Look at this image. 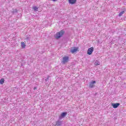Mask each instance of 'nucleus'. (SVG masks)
<instances>
[{
  "label": "nucleus",
  "instance_id": "f257e3e1",
  "mask_svg": "<svg viewBox=\"0 0 126 126\" xmlns=\"http://www.w3.org/2000/svg\"><path fill=\"white\" fill-rule=\"evenodd\" d=\"M64 34V32L63 30H61L60 32H58L56 34V39H60L61 37H62L63 35Z\"/></svg>",
  "mask_w": 126,
  "mask_h": 126
},
{
  "label": "nucleus",
  "instance_id": "f03ea898",
  "mask_svg": "<svg viewBox=\"0 0 126 126\" xmlns=\"http://www.w3.org/2000/svg\"><path fill=\"white\" fill-rule=\"evenodd\" d=\"M68 61H69V58L68 57V56L63 57V58L62 63L64 64V63H68Z\"/></svg>",
  "mask_w": 126,
  "mask_h": 126
},
{
  "label": "nucleus",
  "instance_id": "7ed1b4c3",
  "mask_svg": "<svg viewBox=\"0 0 126 126\" xmlns=\"http://www.w3.org/2000/svg\"><path fill=\"white\" fill-rule=\"evenodd\" d=\"M66 115H67V112H63L61 113V115L59 116V120H62V119H63V118H65Z\"/></svg>",
  "mask_w": 126,
  "mask_h": 126
},
{
  "label": "nucleus",
  "instance_id": "20e7f679",
  "mask_svg": "<svg viewBox=\"0 0 126 126\" xmlns=\"http://www.w3.org/2000/svg\"><path fill=\"white\" fill-rule=\"evenodd\" d=\"M95 83H96L95 81H92L90 82L89 83V87L90 88H93L94 87H95Z\"/></svg>",
  "mask_w": 126,
  "mask_h": 126
},
{
  "label": "nucleus",
  "instance_id": "39448f33",
  "mask_svg": "<svg viewBox=\"0 0 126 126\" xmlns=\"http://www.w3.org/2000/svg\"><path fill=\"white\" fill-rule=\"evenodd\" d=\"M93 51H94V48L91 47L88 49L87 54L88 55H92L93 53Z\"/></svg>",
  "mask_w": 126,
  "mask_h": 126
},
{
  "label": "nucleus",
  "instance_id": "423d86ee",
  "mask_svg": "<svg viewBox=\"0 0 126 126\" xmlns=\"http://www.w3.org/2000/svg\"><path fill=\"white\" fill-rule=\"evenodd\" d=\"M120 105V103H112V106L114 109H117L118 107H119Z\"/></svg>",
  "mask_w": 126,
  "mask_h": 126
},
{
  "label": "nucleus",
  "instance_id": "0eeeda50",
  "mask_svg": "<svg viewBox=\"0 0 126 126\" xmlns=\"http://www.w3.org/2000/svg\"><path fill=\"white\" fill-rule=\"evenodd\" d=\"M62 121H60V120H58L56 122V125L55 126H62Z\"/></svg>",
  "mask_w": 126,
  "mask_h": 126
},
{
  "label": "nucleus",
  "instance_id": "6e6552de",
  "mask_svg": "<svg viewBox=\"0 0 126 126\" xmlns=\"http://www.w3.org/2000/svg\"><path fill=\"white\" fill-rule=\"evenodd\" d=\"M77 50H78V47H74L73 49L71 50V52L73 54V53H75L76 52H77Z\"/></svg>",
  "mask_w": 126,
  "mask_h": 126
},
{
  "label": "nucleus",
  "instance_id": "1a4fd4ad",
  "mask_svg": "<svg viewBox=\"0 0 126 126\" xmlns=\"http://www.w3.org/2000/svg\"><path fill=\"white\" fill-rule=\"evenodd\" d=\"M68 1L71 4H74L76 2V0H68Z\"/></svg>",
  "mask_w": 126,
  "mask_h": 126
},
{
  "label": "nucleus",
  "instance_id": "9d476101",
  "mask_svg": "<svg viewBox=\"0 0 126 126\" xmlns=\"http://www.w3.org/2000/svg\"><path fill=\"white\" fill-rule=\"evenodd\" d=\"M95 65H100V62L99 61L96 60L94 63Z\"/></svg>",
  "mask_w": 126,
  "mask_h": 126
},
{
  "label": "nucleus",
  "instance_id": "9b49d317",
  "mask_svg": "<svg viewBox=\"0 0 126 126\" xmlns=\"http://www.w3.org/2000/svg\"><path fill=\"white\" fill-rule=\"evenodd\" d=\"M21 45L22 46V47H23V48H25V47H26V45H25V43L23 42H22L21 43Z\"/></svg>",
  "mask_w": 126,
  "mask_h": 126
},
{
  "label": "nucleus",
  "instance_id": "f8f14e48",
  "mask_svg": "<svg viewBox=\"0 0 126 126\" xmlns=\"http://www.w3.org/2000/svg\"><path fill=\"white\" fill-rule=\"evenodd\" d=\"M4 83V79H1L0 80V84H3Z\"/></svg>",
  "mask_w": 126,
  "mask_h": 126
},
{
  "label": "nucleus",
  "instance_id": "ddd939ff",
  "mask_svg": "<svg viewBox=\"0 0 126 126\" xmlns=\"http://www.w3.org/2000/svg\"><path fill=\"white\" fill-rule=\"evenodd\" d=\"M125 13V11H122V12H120L119 14V16H122V15L123 14H124Z\"/></svg>",
  "mask_w": 126,
  "mask_h": 126
},
{
  "label": "nucleus",
  "instance_id": "4468645a",
  "mask_svg": "<svg viewBox=\"0 0 126 126\" xmlns=\"http://www.w3.org/2000/svg\"><path fill=\"white\" fill-rule=\"evenodd\" d=\"M33 10H34V11H38V7L34 6L33 7Z\"/></svg>",
  "mask_w": 126,
  "mask_h": 126
},
{
  "label": "nucleus",
  "instance_id": "2eb2a0df",
  "mask_svg": "<svg viewBox=\"0 0 126 126\" xmlns=\"http://www.w3.org/2000/svg\"><path fill=\"white\" fill-rule=\"evenodd\" d=\"M12 12L13 13H15V12H17V10H16V9H13L12 11Z\"/></svg>",
  "mask_w": 126,
  "mask_h": 126
},
{
  "label": "nucleus",
  "instance_id": "dca6fc26",
  "mask_svg": "<svg viewBox=\"0 0 126 126\" xmlns=\"http://www.w3.org/2000/svg\"><path fill=\"white\" fill-rule=\"evenodd\" d=\"M33 89H34V90H35V89H37V88L34 87V88H33Z\"/></svg>",
  "mask_w": 126,
  "mask_h": 126
},
{
  "label": "nucleus",
  "instance_id": "f3484780",
  "mask_svg": "<svg viewBox=\"0 0 126 126\" xmlns=\"http://www.w3.org/2000/svg\"><path fill=\"white\" fill-rule=\"evenodd\" d=\"M47 79H49V77H48L47 78V79H45V81H47Z\"/></svg>",
  "mask_w": 126,
  "mask_h": 126
},
{
  "label": "nucleus",
  "instance_id": "a211bd4d",
  "mask_svg": "<svg viewBox=\"0 0 126 126\" xmlns=\"http://www.w3.org/2000/svg\"><path fill=\"white\" fill-rule=\"evenodd\" d=\"M53 1H56L57 0H52Z\"/></svg>",
  "mask_w": 126,
  "mask_h": 126
}]
</instances>
